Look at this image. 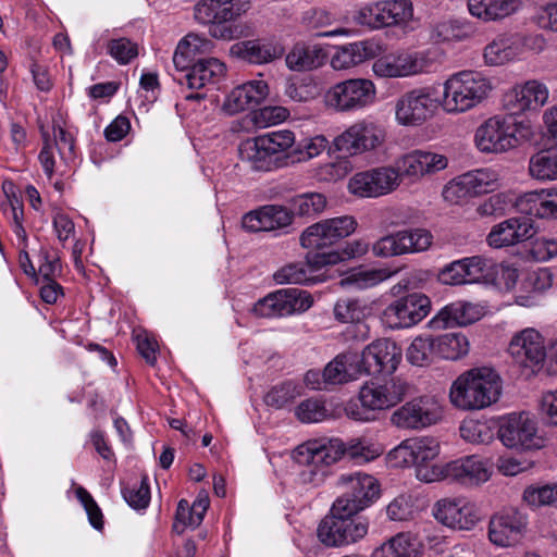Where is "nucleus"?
<instances>
[{"instance_id": "1", "label": "nucleus", "mask_w": 557, "mask_h": 557, "mask_svg": "<svg viewBox=\"0 0 557 557\" xmlns=\"http://www.w3.org/2000/svg\"><path fill=\"white\" fill-rule=\"evenodd\" d=\"M240 141L238 153L255 171H272L290 163L304 162L326 149L330 162L315 170L319 182L335 183L344 180L352 170L351 159L364 156L369 163H383L392 156L387 141Z\"/></svg>"}, {"instance_id": "2", "label": "nucleus", "mask_w": 557, "mask_h": 557, "mask_svg": "<svg viewBox=\"0 0 557 557\" xmlns=\"http://www.w3.org/2000/svg\"><path fill=\"white\" fill-rule=\"evenodd\" d=\"M383 453L380 445L369 440L356 437L344 443L339 438L308 441L293 451V460L298 467L297 481L306 486L321 485L330 473V467L343 456L357 463L374 460Z\"/></svg>"}, {"instance_id": "3", "label": "nucleus", "mask_w": 557, "mask_h": 557, "mask_svg": "<svg viewBox=\"0 0 557 557\" xmlns=\"http://www.w3.org/2000/svg\"><path fill=\"white\" fill-rule=\"evenodd\" d=\"M502 387V379L496 371L487 367L473 368L453 382L449 400L461 410H482L498 401Z\"/></svg>"}, {"instance_id": "4", "label": "nucleus", "mask_w": 557, "mask_h": 557, "mask_svg": "<svg viewBox=\"0 0 557 557\" xmlns=\"http://www.w3.org/2000/svg\"><path fill=\"white\" fill-rule=\"evenodd\" d=\"M409 383L398 376L369 381L359 389L360 406L349 405L346 413L355 421H375L381 412L400 404L409 394Z\"/></svg>"}, {"instance_id": "5", "label": "nucleus", "mask_w": 557, "mask_h": 557, "mask_svg": "<svg viewBox=\"0 0 557 557\" xmlns=\"http://www.w3.org/2000/svg\"><path fill=\"white\" fill-rule=\"evenodd\" d=\"M493 90L492 81L476 71H460L444 83L443 107L447 112H467L485 99Z\"/></svg>"}, {"instance_id": "6", "label": "nucleus", "mask_w": 557, "mask_h": 557, "mask_svg": "<svg viewBox=\"0 0 557 557\" xmlns=\"http://www.w3.org/2000/svg\"><path fill=\"white\" fill-rule=\"evenodd\" d=\"M375 99L376 87L367 78H349L336 83L324 95L325 106L338 113L363 110L372 106Z\"/></svg>"}, {"instance_id": "7", "label": "nucleus", "mask_w": 557, "mask_h": 557, "mask_svg": "<svg viewBox=\"0 0 557 557\" xmlns=\"http://www.w3.org/2000/svg\"><path fill=\"white\" fill-rule=\"evenodd\" d=\"M358 222L352 215L324 219L306 227L300 235V245L310 250L331 247L341 239L350 236Z\"/></svg>"}, {"instance_id": "8", "label": "nucleus", "mask_w": 557, "mask_h": 557, "mask_svg": "<svg viewBox=\"0 0 557 557\" xmlns=\"http://www.w3.org/2000/svg\"><path fill=\"white\" fill-rule=\"evenodd\" d=\"M431 311V300L422 293H411L392 301L381 313L384 326L391 330L409 329Z\"/></svg>"}, {"instance_id": "9", "label": "nucleus", "mask_w": 557, "mask_h": 557, "mask_svg": "<svg viewBox=\"0 0 557 557\" xmlns=\"http://www.w3.org/2000/svg\"><path fill=\"white\" fill-rule=\"evenodd\" d=\"M433 243L432 233L422 227L397 231L377 239L372 246L375 257L388 258L426 251Z\"/></svg>"}, {"instance_id": "10", "label": "nucleus", "mask_w": 557, "mask_h": 557, "mask_svg": "<svg viewBox=\"0 0 557 557\" xmlns=\"http://www.w3.org/2000/svg\"><path fill=\"white\" fill-rule=\"evenodd\" d=\"M442 416V406L435 398L421 396L394 410L389 423L399 430H421L435 424Z\"/></svg>"}, {"instance_id": "11", "label": "nucleus", "mask_w": 557, "mask_h": 557, "mask_svg": "<svg viewBox=\"0 0 557 557\" xmlns=\"http://www.w3.org/2000/svg\"><path fill=\"white\" fill-rule=\"evenodd\" d=\"M536 135L533 122L517 113L496 114L483 121L474 139H531Z\"/></svg>"}, {"instance_id": "12", "label": "nucleus", "mask_w": 557, "mask_h": 557, "mask_svg": "<svg viewBox=\"0 0 557 557\" xmlns=\"http://www.w3.org/2000/svg\"><path fill=\"white\" fill-rule=\"evenodd\" d=\"M368 531V519H342L329 513L319 523L317 535L326 547H344L361 541Z\"/></svg>"}, {"instance_id": "13", "label": "nucleus", "mask_w": 557, "mask_h": 557, "mask_svg": "<svg viewBox=\"0 0 557 557\" xmlns=\"http://www.w3.org/2000/svg\"><path fill=\"white\" fill-rule=\"evenodd\" d=\"M432 61L426 51H396L376 59L373 73L383 78L408 77L428 72Z\"/></svg>"}, {"instance_id": "14", "label": "nucleus", "mask_w": 557, "mask_h": 557, "mask_svg": "<svg viewBox=\"0 0 557 557\" xmlns=\"http://www.w3.org/2000/svg\"><path fill=\"white\" fill-rule=\"evenodd\" d=\"M401 360V349L388 338H379L364 347L358 356L360 374L393 373Z\"/></svg>"}, {"instance_id": "15", "label": "nucleus", "mask_w": 557, "mask_h": 557, "mask_svg": "<svg viewBox=\"0 0 557 557\" xmlns=\"http://www.w3.org/2000/svg\"><path fill=\"white\" fill-rule=\"evenodd\" d=\"M437 109V101L425 88L401 95L395 103V119L399 125L418 127L424 124Z\"/></svg>"}, {"instance_id": "16", "label": "nucleus", "mask_w": 557, "mask_h": 557, "mask_svg": "<svg viewBox=\"0 0 557 557\" xmlns=\"http://www.w3.org/2000/svg\"><path fill=\"white\" fill-rule=\"evenodd\" d=\"M528 516L518 509H507L492 516L488 523V540L497 547L506 548L519 544L528 530Z\"/></svg>"}, {"instance_id": "17", "label": "nucleus", "mask_w": 557, "mask_h": 557, "mask_svg": "<svg viewBox=\"0 0 557 557\" xmlns=\"http://www.w3.org/2000/svg\"><path fill=\"white\" fill-rule=\"evenodd\" d=\"M493 465L490 459L470 455L444 463L443 480L456 481L463 485H480L490 480Z\"/></svg>"}, {"instance_id": "18", "label": "nucleus", "mask_w": 557, "mask_h": 557, "mask_svg": "<svg viewBox=\"0 0 557 557\" xmlns=\"http://www.w3.org/2000/svg\"><path fill=\"white\" fill-rule=\"evenodd\" d=\"M508 351L517 363L532 371L540 369L546 358L544 337L533 327H527L512 336Z\"/></svg>"}, {"instance_id": "19", "label": "nucleus", "mask_w": 557, "mask_h": 557, "mask_svg": "<svg viewBox=\"0 0 557 557\" xmlns=\"http://www.w3.org/2000/svg\"><path fill=\"white\" fill-rule=\"evenodd\" d=\"M433 515L440 523L456 530H471L480 520L478 507L466 498L440 499Z\"/></svg>"}, {"instance_id": "20", "label": "nucleus", "mask_w": 557, "mask_h": 557, "mask_svg": "<svg viewBox=\"0 0 557 557\" xmlns=\"http://www.w3.org/2000/svg\"><path fill=\"white\" fill-rule=\"evenodd\" d=\"M499 438L509 448L532 449L542 446L534 420L529 413H511L499 429Z\"/></svg>"}, {"instance_id": "21", "label": "nucleus", "mask_w": 557, "mask_h": 557, "mask_svg": "<svg viewBox=\"0 0 557 557\" xmlns=\"http://www.w3.org/2000/svg\"><path fill=\"white\" fill-rule=\"evenodd\" d=\"M497 187V174L488 169L467 172L451 182L444 190L443 196L448 201H457L467 196H476L493 191Z\"/></svg>"}, {"instance_id": "22", "label": "nucleus", "mask_w": 557, "mask_h": 557, "mask_svg": "<svg viewBox=\"0 0 557 557\" xmlns=\"http://www.w3.org/2000/svg\"><path fill=\"white\" fill-rule=\"evenodd\" d=\"M416 476L419 481L432 483L443 480L444 465L434 463L440 454L438 442L430 436L412 437Z\"/></svg>"}, {"instance_id": "23", "label": "nucleus", "mask_w": 557, "mask_h": 557, "mask_svg": "<svg viewBox=\"0 0 557 557\" xmlns=\"http://www.w3.org/2000/svg\"><path fill=\"white\" fill-rule=\"evenodd\" d=\"M549 90L547 86L536 79L517 84L508 89L503 97L506 109L523 112L539 110L547 102Z\"/></svg>"}, {"instance_id": "24", "label": "nucleus", "mask_w": 557, "mask_h": 557, "mask_svg": "<svg viewBox=\"0 0 557 557\" xmlns=\"http://www.w3.org/2000/svg\"><path fill=\"white\" fill-rule=\"evenodd\" d=\"M483 314L480 305L460 300L443 307L428 324L432 330L465 326L476 322Z\"/></svg>"}, {"instance_id": "25", "label": "nucleus", "mask_w": 557, "mask_h": 557, "mask_svg": "<svg viewBox=\"0 0 557 557\" xmlns=\"http://www.w3.org/2000/svg\"><path fill=\"white\" fill-rule=\"evenodd\" d=\"M534 233L533 223L529 218H510L494 225L486 240L493 248H503L528 240Z\"/></svg>"}, {"instance_id": "26", "label": "nucleus", "mask_w": 557, "mask_h": 557, "mask_svg": "<svg viewBox=\"0 0 557 557\" xmlns=\"http://www.w3.org/2000/svg\"><path fill=\"white\" fill-rule=\"evenodd\" d=\"M250 8L248 0H200L194 8V16L200 24L208 25L221 20H235Z\"/></svg>"}, {"instance_id": "27", "label": "nucleus", "mask_w": 557, "mask_h": 557, "mask_svg": "<svg viewBox=\"0 0 557 557\" xmlns=\"http://www.w3.org/2000/svg\"><path fill=\"white\" fill-rule=\"evenodd\" d=\"M284 51L281 42L270 39L238 41L230 48L231 55L253 64L269 63L281 58Z\"/></svg>"}, {"instance_id": "28", "label": "nucleus", "mask_w": 557, "mask_h": 557, "mask_svg": "<svg viewBox=\"0 0 557 557\" xmlns=\"http://www.w3.org/2000/svg\"><path fill=\"white\" fill-rule=\"evenodd\" d=\"M185 71L175 79L181 85L186 84L190 89H200L208 84L220 82L225 76L226 65L216 58H207L190 64Z\"/></svg>"}, {"instance_id": "29", "label": "nucleus", "mask_w": 557, "mask_h": 557, "mask_svg": "<svg viewBox=\"0 0 557 557\" xmlns=\"http://www.w3.org/2000/svg\"><path fill=\"white\" fill-rule=\"evenodd\" d=\"M520 212L541 219H557V187L529 191L517 200Z\"/></svg>"}, {"instance_id": "30", "label": "nucleus", "mask_w": 557, "mask_h": 557, "mask_svg": "<svg viewBox=\"0 0 557 557\" xmlns=\"http://www.w3.org/2000/svg\"><path fill=\"white\" fill-rule=\"evenodd\" d=\"M288 114V110L283 107H264L259 111H252L233 121L231 131L238 135L242 133H253L258 128H265L285 121Z\"/></svg>"}, {"instance_id": "31", "label": "nucleus", "mask_w": 557, "mask_h": 557, "mask_svg": "<svg viewBox=\"0 0 557 557\" xmlns=\"http://www.w3.org/2000/svg\"><path fill=\"white\" fill-rule=\"evenodd\" d=\"M214 44L203 35L189 33L183 37L174 51L173 63L177 71L185 72L194 62L196 55L209 53Z\"/></svg>"}, {"instance_id": "32", "label": "nucleus", "mask_w": 557, "mask_h": 557, "mask_svg": "<svg viewBox=\"0 0 557 557\" xmlns=\"http://www.w3.org/2000/svg\"><path fill=\"white\" fill-rule=\"evenodd\" d=\"M338 484L366 507H369L380 495V485L376 479L363 472L342 474L338 478Z\"/></svg>"}, {"instance_id": "33", "label": "nucleus", "mask_w": 557, "mask_h": 557, "mask_svg": "<svg viewBox=\"0 0 557 557\" xmlns=\"http://www.w3.org/2000/svg\"><path fill=\"white\" fill-rule=\"evenodd\" d=\"M326 57L325 50L320 45L298 42L286 55V65L292 71H311L322 66Z\"/></svg>"}, {"instance_id": "34", "label": "nucleus", "mask_w": 557, "mask_h": 557, "mask_svg": "<svg viewBox=\"0 0 557 557\" xmlns=\"http://www.w3.org/2000/svg\"><path fill=\"white\" fill-rule=\"evenodd\" d=\"M521 7V0H468L470 14L485 22L505 18Z\"/></svg>"}, {"instance_id": "35", "label": "nucleus", "mask_w": 557, "mask_h": 557, "mask_svg": "<svg viewBox=\"0 0 557 557\" xmlns=\"http://www.w3.org/2000/svg\"><path fill=\"white\" fill-rule=\"evenodd\" d=\"M358 355L355 352H343L337 355L324 368L325 380L329 385L344 384L361 377Z\"/></svg>"}, {"instance_id": "36", "label": "nucleus", "mask_w": 557, "mask_h": 557, "mask_svg": "<svg viewBox=\"0 0 557 557\" xmlns=\"http://www.w3.org/2000/svg\"><path fill=\"white\" fill-rule=\"evenodd\" d=\"M554 274L548 268H539L530 272L524 280V287L532 292L519 294L515 297L517 305L522 307H533L537 305L536 293H543L553 286Z\"/></svg>"}, {"instance_id": "37", "label": "nucleus", "mask_w": 557, "mask_h": 557, "mask_svg": "<svg viewBox=\"0 0 557 557\" xmlns=\"http://www.w3.org/2000/svg\"><path fill=\"white\" fill-rule=\"evenodd\" d=\"M314 253H308L306 262L288 263L280 268L273 278L277 284H312L315 282L313 272L322 267L313 265L310 258Z\"/></svg>"}, {"instance_id": "38", "label": "nucleus", "mask_w": 557, "mask_h": 557, "mask_svg": "<svg viewBox=\"0 0 557 557\" xmlns=\"http://www.w3.org/2000/svg\"><path fill=\"white\" fill-rule=\"evenodd\" d=\"M529 173L537 181H557V143L531 157Z\"/></svg>"}, {"instance_id": "39", "label": "nucleus", "mask_w": 557, "mask_h": 557, "mask_svg": "<svg viewBox=\"0 0 557 557\" xmlns=\"http://www.w3.org/2000/svg\"><path fill=\"white\" fill-rule=\"evenodd\" d=\"M519 51L516 37L502 35L485 47L484 60L487 65H502L513 60Z\"/></svg>"}, {"instance_id": "40", "label": "nucleus", "mask_w": 557, "mask_h": 557, "mask_svg": "<svg viewBox=\"0 0 557 557\" xmlns=\"http://www.w3.org/2000/svg\"><path fill=\"white\" fill-rule=\"evenodd\" d=\"M373 54L372 48L364 41H357L342 46L332 57L331 64L334 70H347L356 66Z\"/></svg>"}, {"instance_id": "41", "label": "nucleus", "mask_w": 557, "mask_h": 557, "mask_svg": "<svg viewBox=\"0 0 557 557\" xmlns=\"http://www.w3.org/2000/svg\"><path fill=\"white\" fill-rule=\"evenodd\" d=\"M369 250V244L363 239L349 242L341 251L315 252L309 260L313 265H333L345 260L364 256Z\"/></svg>"}, {"instance_id": "42", "label": "nucleus", "mask_w": 557, "mask_h": 557, "mask_svg": "<svg viewBox=\"0 0 557 557\" xmlns=\"http://www.w3.org/2000/svg\"><path fill=\"white\" fill-rule=\"evenodd\" d=\"M436 355L447 360H458L468 355L470 344L468 337L458 333H447L435 337Z\"/></svg>"}, {"instance_id": "43", "label": "nucleus", "mask_w": 557, "mask_h": 557, "mask_svg": "<svg viewBox=\"0 0 557 557\" xmlns=\"http://www.w3.org/2000/svg\"><path fill=\"white\" fill-rule=\"evenodd\" d=\"M386 135L384 122L369 116L355 122L335 139H383Z\"/></svg>"}, {"instance_id": "44", "label": "nucleus", "mask_w": 557, "mask_h": 557, "mask_svg": "<svg viewBox=\"0 0 557 557\" xmlns=\"http://www.w3.org/2000/svg\"><path fill=\"white\" fill-rule=\"evenodd\" d=\"M395 165H397L401 181L409 180L417 183L428 176L423 150L418 149L403 154L395 161Z\"/></svg>"}, {"instance_id": "45", "label": "nucleus", "mask_w": 557, "mask_h": 557, "mask_svg": "<svg viewBox=\"0 0 557 557\" xmlns=\"http://www.w3.org/2000/svg\"><path fill=\"white\" fill-rule=\"evenodd\" d=\"M75 141H45L38 156L46 175L50 178L54 172V157L58 153L65 162L73 159Z\"/></svg>"}, {"instance_id": "46", "label": "nucleus", "mask_w": 557, "mask_h": 557, "mask_svg": "<svg viewBox=\"0 0 557 557\" xmlns=\"http://www.w3.org/2000/svg\"><path fill=\"white\" fill-rule=\"evenodd\" d=\"M380 7L384 27L405 24L413 16L410 0H384L380 1Z\"/></svg>"}, {"instance_id": "47", "label": "nucleus", "mask_w": 557, "mask_h": 557, "mask_svg": "<svg viewBox=\"0 0 557 557\" xmlns=\"http://www.w3.org/2000/svg\"><path fill=\"white\" fill-rule=\"evenodd\" d=\"M474 30L470 23L463 21H444L432 29V38L436 41H461L470 38Z\"/></svg>"}, {"instance_id": "48", "label": "nucleus", "mask_w": 557, "mask_h": 557, "mask_svg": "<svg viewBox=\"0 0 557 557\" xmlns=\"http://www.w3.org/2000/svg\"><path fill=\"white\" fill-rule=\"evenodd\" d=\"M436 354L435 339L430 336H417L408 346L406 358L409 363L417 367H424L432 362Z\"/></svg>"}, {"instance_id": "49", "label": "nucleus", "mask_w": 557, "mask_h": 557, "mask_svg": "<svg viewBox=\"0 0 557 557\" xmlns=\"http://www.w3.org/2000/svg\"><path fill=\"white\" fill-rule=\"evenodd\" d=\"M280 292L284 317L306 312L313 305V298L307 290L282 288Z\"/></svg>"}, {"instance_id": "50", "label": "nucleus", "mask_w": 557, "mask_h": 557, "mask_svg": "<svg viewBox=\"0 0 557 557\" xmlns=\"http://www.w3.org/2000/svg\"><path fill=\"white\" fill-rule=\"evenodd\" d=\"M368 306L356 298H341L333 308L334 318L342 323L362 321L368 314Z\"/></svg>"}, {"instance_id": "51", "label": "nucleus", "mask_w": 557, "mask_h": 557, "mask_svg": "<svg viewBox=\"0 0 557 557\" xmlns=\"http://www.w3.org/2000/svg\"><path fill=\"white\" fill-rule=\"evenodd\" d=\"M419 549L407 534L399 533L375 552L376 557H418Z\"/></svg>"}, {"instance_id": "52", "label": "nucleus", "mask_w": 557, "mask_h": 557, "mask_svg": "<svg viewBox=\"0 0 557 557\" xmlns=\"http://www.w3.org/2000/svg\"><path fill=\"white\" fill-rule=\"evenodd\" d=\"M302 393L301 385L286 381L282 384L273 386L264 396V401L268 406L276 409L284 408L292 404Z\"/></svg>"}, {"instance_id": "53", "label": "nucleus", "mask_w": 557, "mask_h": 557, "mask_svg": "<svg viewBox=\"0 0 557 557\" xmlns=\"http://www.w3.org/2000/svg\"><path fill=\"white\" fill-rule=\"evenodd\" d=\"M370 173L380 197L393 193L403 182L397 165L379 166L371 169Z\"/></svg>"}, {"instance_id": "54", "label": "nucleus", "mask_w": 557, "mask_h": 557, "mask_svg": "<svg viewBox=\"0 0 557 557\" xmlns=\"http://www.w3.org/2000/svg\"><path fill=\"white\" fill-rule=\"evenodd\" d=\"M418 498L411 494H400L386 507V515L392 521H408L418 512Z\"/></svg>"}, {"instance_id": "55", "label": "nucleus", "mask_w": 557, "mask_h": 557, "mask_svg": "<svg viewBox=\"0 0 557 557\" xmlns=\"http://www.w3.org/2000/svg\"><path fill=\"white\" fill-rule=\"evenodd\" d=\"M290 203L295 214L310 216L323 212L327 201L323 194L306 193L294 197Z\"/></svg>"}, {"instance_id": "56", "label": "nucleus", "mask_w": 557, "mask_h": 557, "mask_svg": "<svg viewBox=\"0 0 557 557\" xmlns=\"http://www.w3.org/2000/svg\"><path fill=\"white\" fill-rule=\"evenodd\" d=\"M468 284L488 280L494 275L495 262L483 256L462 258Z\"/></svg>"}, {"instance_id": "57", "label": "nucleus", "mask_w": 557, "mask_h": 557, "mask_svg": "<svg viewBox=\"0 0 557 557\" xmlns=\"http://www.w3.org/2000/svg\"><path fill=\"white\" fill-rule=\"evenodd\" d=\"M460 436L472 444L488 443L494 433L485 421L475 419H466L461 422L459 428Z\"/></svg>"}, {"instance_id": "58", "label": "nucleus", "mask_w": 557, "mask_h": 557, "mask_svg": "<svg viewBox=\"0 0 557 557\" xmlns=\"http://www.w3.org/2000/svg\"><path fill=\"white\" fill-rule=\"evenodd\" d=\"M523 500L535 508L553 505L557 502V484L528 486L523 492Z\"/></svg>"}, {"instance_id": "59", "label": "nucleus", "mask_w": 557, "mask_h": 557, "mask_svg": "<svg viewBox=\"0 0 557 557\" xmlns=\"http://www.w3.org/2000/svg\"><path fill=\"white\" fill-rule=\"evenodd\" d=\"M107 52L119 64L125 65L138 55V46L131 39L121 37L108 41Z\"/></svg>"}, {"instance_id": "60", "label": "nucleus", "mask_w": 557, "mask_h": 557, "mask_svg": "<svg viewBox=\"0 0 557 557\" xmlns=\"http://www.w3.org/2000/svg\"><path fill=\"white\" fill-rule=\"evenodd\" d=\"M235 88L249 110L258 107L269 95V86L262 79L249 81Z\"/></svg>"}, {"instance_id": "61", "label": "nucleus", "mask_w": 557, "mask_h": 557, "mask_svg": "<svg viewBox=\"0 0 557 557\" xmlns=\"http://www.w3.org/2000/svg\"><path fill=\"white\" fill-rule=\"evenodd\" d=\"M367 507L359 499H355L347 492L339 496L332 505L330 515L342 519H367L358 513Z\"/></svg>"}, {"instance_id": "62", "label": "nucleus", "mask_w": 557, "mask_h": 557, "mask_svg": "<svg viewBox=\"0 0 557 557\" xmlns=\"http://www.w3.org/2000/svg\"><path fill=\"white\" fill-rule=\"evenodd\" d=\"M252 312L258 318H283L284 314L280 289L259 299L253 305Z\"/></svg>"}, {"instance_id": "63", "label": "nucleus", "mask_w": 557, "mask_h": 557, "mask_svg": "<svg viewBox=\"0 0 557 557\" xmlns=\"http://www.w3.org/2000/svg\"><path fill=\"white\" fill-rule=\"evenodd\" d=\"M348 191L360 198H377L372 174L370 170L356 173L350 177L347 185Z\"/></svg>"}, {"instance_id": "64", "label": "nucleus", "mask_w": 557, "mask_h": 557, "mask_svg": "<svg viewBox=\"0 0 557 557\" xmlns=\"http://www.w3.org/2000/svg\"><path fill=\"white\" fill-rule=\"evenodd\" d=\"M296 417L304 423H315L322 421L327 411L319 399H306L295 409Z\"/></svg>"}]
</instances>
